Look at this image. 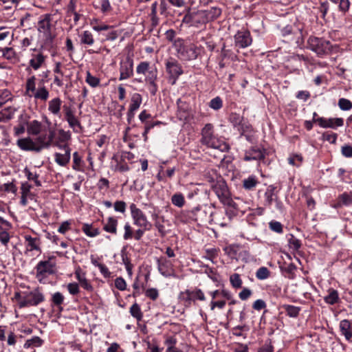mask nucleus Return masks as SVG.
Masks as SVG:
<instances>
[{
  "mask_svg": "<svg viewBox=\"0 0 352 352\" xmlns=\"http://www.w3.org/2000/svg\"><path fill=\"white\" fill-rule=\"evenodd\" d=\"M201 142L208 147L219 150L221 152L228 151L230 148L229 145L223 138H219L214 134V126L210 123L206 124L201 130Z\"/></svg>",
  "mask_w": 352,
  "mask_h": 352,
  "instance_id": "nucleus-1",
  "label": "nucleus"
},
{
  "mask_svg": "<svg viewBox=\"0 0 352 352\" xmlns=\"http://www.w3.org/2000/svg\"><path fill=\"white\" fill-rule=\"evenodd\" d=\"M173 46L177 53V56L182 60L190 61L197 58L202 51V47L193 43L184 45V40L177 38L173 43Z\"/></svg>",
  "mask_w": 352,
  "mask_h": 352,
  "instance_id": "nucleus-2",
  "label": "nucleus"
},
{
  "mask_svg": "<svg viewBox=\"0 0 352 352\" xmlns=\"http://www.w3.org/2000/svg\"><path fill=\"white\" fill-rule=\"evenodd\" d=\"M19 308L37 306L44 301L45 296L38 288L30 292H17L14 295Z\"/></svg>",
  "mask_w": 352,
  "mask_h": 352,
  "instance_id": "nucleus-3",
  "label": "nucleus"
},
{
  "mask_svg": "<svg viewBox=\"0 0 352 352\" xmlns=\"http://www.w3.org/2000/svg\"><path fill=\"white\" fill-rule=\"evenodd\" d=\"M212 188L220 201L224 206L236 208V203L232 199L228 188L224 182H217Z\"/></svg>",
  "mask_w": 352,
  "mask_h": 352,
  "instance_id": "nucleus-4",
  "label": "nucleus"
},
{
  "mask_svg": "<svg viewBox=\"0 0 352 352\" xmlns=\"http://www.w3.org/2000/svg\"><path fill=\"white\" fill-rule=\"evenodd\" d=\"M51 21L52 15L50 14L41 15L38 21L37 30L40 34V36H43L45 44L50 43L53 40L51 32Z\"/></svg>",
  "mask_w": 352,
  "mask_h": 352,
  "instance_id": "nucleus-5",
  "label": "nucleus"
},
{
  "mask_svg": "<svg viewBox=\"0 0 352 352\" xmlns=\"http://www.w3.org/2000/svg\"><path fill=\"white\" fill-rule=\"evenodd\" d=\"M133 223L138 228H144V229H151L152 223L148 221L146 215L135 204H131L129 206Z\"/></svg>",
  "mask_w": 352,
  "mask_h": 352,
  "instance_id": "nucleus-6",
  "label": "nucleus"
},
{
  "mask_svg": "<svg viewBox=\"0 0 352 352\" xmlns=\"http://www.w3.org/2000/svg\"><path fill=\"white\" fill-rule=\"evenodd\" d=\"M221 14V10L217 7H212L208 10H201L196 12H192L185 16L184 19H191L195 21V16H198L201 19L202 23H206L209 21H213L217 19Z\"/></svg>",
  "mask_w": 352,
  "mask_h": 352,
  "instance_id": "nucleus-7",
  "label": "nucleus"
},
{
  "mask_svg": "<svg viewBox=\"0 0 352 352\" xmlns=\"http://www.w3.org/2000/svg\"><path fill=\"white\" fill-rule=\"evenodd\" d=\"M307 42L310 50L315 52L318 55L321 56L331 51V45L328 41L317 37H309Z\"/></svg>",
  "mask_w": 352,
  "mask_h": 352,
  "instance_id": "nucleus-8",
  "label": "nucleus"
},
{
  "mask_svg": "<svg viewBox=\"0 0 352 352\" xmlns=\"http://www.w3.org/2000/svg\"><path fill=\"white\" fill-rule=\"evenodd\" d=\"M166 71L169 75L170 80H173L172 85L175 84L179 77L183 74V69L179 62L173 58H169L165 62Z\"/></svg>",
  "mask_w": 352,
  "mask_h": 352,
  "instance_id": "nucleus-9",
  "label": "nucleus"
},
{
  "mask_svg": "<svg viewBox=\"0 0 352 352\" xmlns=\"http://www.w3.org/2000/svg\"><path fill=\"white\" fill-rule=\"evenodd\" d=\"M36 278L41 281L47 276L53 274L55 272V264L50 259L47 261H41L36 266Z\"/></svg>",
  "mask_w": 352,
  "mask_h": 352,
  "instance_id": "nucleus-10",
  "label": "nucleus"
},
{
  "mask_svg": "<svg viewBox=\"0 0 352 352\" xmlns=\"http://www.w3.org/2000/svg\"><path fill=\"white\" fill-rule=\"evenodd\" d=\"M63 112L65 119L67 122L69 127L72 128L75 133H80L82 131V126L80 120L76 116L75 111L70 106L64 105Z\"/></svg>",
  "mask_w": 352,
  "mask_h": 352,
  "instance_id": "nucleus-11",
  "label": "nucleus"
},
{
  "mask_svg": "<svg viewBox=\"0 0 352 352\" xmlns=\"http://www.w3.org/2000/svg\"><path fill=\"white\" fill-rule=\"evenodd\" d=\"M54 137V131H50L47 135V133H40L34 139L37 153L43 149L48 148L53 143Z\"/></svg>",
  "mask_w": 352,
  "mask_h": 352,
  "instance_id": "nucleus-12",
  "label": "nucleus"
},
{
  "mask_svg": "<svg viewBox=\"0 0 352 352\" xmlns=\"http://www.w3.org/2000/svg\"><path fill=\"white\" fill-rule=\"evenodd\" d=\"M46 58L47 56L41 51L34 49L29 60V66L27 70L32 69L36 71L45 65Z\"/></svg>",
  "mask_w": 352,
  "mask_h": 352,
  "instance_id": "nucleus-13",
  "label": "nucleus"
},
{
  "mask_svg": "<svg viewBox=\"0 0 352 352\" xmlns=\"http://www.w3.org/2000/svg\"><path fill=\"white\" fill-rule=\"evenodd\" d=\"M142 102V97L138 93H134L130 100V104L126 113L127 122L131 123L134 118L135 112L139 109Z\"/></svg>",
  "mask_w": 352,
  "mask_h": 352,
  "instance_id": "nucleus-14",
  "label": "nucleus"
},
{
  "mask_svg": "<svg viewBox=\"0 0 352 352\" xmlns=\"http://www.w3.org/2000/svg\"><path fill=\"white\" fill-rule=\"evenodd\" d=\"M133 75V60L129 56L120 63V80L131 78Z\"/></svg>",
  "mask_w": 352,
  "mask_h": 352,
  "instance_id": "nucleus-15",
  "label": "nucleus"
},
{
  "mask_svg": "<svg viewBox=\"0 0 352 352\" xmlns=\"http://www.w3.org/2000/svg\"><path fill=\"white\" fill-rule=\"evenodd\" d=\"M315 122L318 123L322 128H331L336 129L337 127L342 126L344 124V120L342 118H324L320 117L318 119H314Z\"/></svg>",
  "mask_w": 352,
  "mask_h": 352,
  "instance_id": "nucleus-16",
  "label": "nucleus"
},
{
  "mask_svg": "<svg viewBox=\"0 0 352 352\" xmlns=\"http://www.w3.org/2000/svg\"><path fill=\"white\" fill-rule=\"evenodd\" d=\"M157 269L164 277H170L175 275V270L171 262L166 258L160 257L157 259Z\"/></svg>",
  "mask_w": 352,
  "mask_h": 352,
  "instance_id": "nucleus-17",
  "label": "nucleus"
},
{
  "mask_svg": "<svg viewBox=\"0 0 352 352\" xmlns=\"http://www.w3.org/2000/svg\"><path fill=\"white\" fill-rule=\"evenodd\" d=\"M252 39L249 31H238L234 36L235 46L239 48H245L252 44Z\"/></svg>",
  "mask_w": 352,
  "mask_h": 352,
  "instance_id": "nucleus-18",
  "label": "nucleus"
},
{
  "mask_svg": "<svg viewBox=\"0 0 352 352\" xmlns=\"http://www.w3.org/2000/svg\"><path fill=\"white\" fill-rule=\"evenodd\" d=\"M265 149L258 146H253L245 151L244 160H261L264 159L265 156Z\"/></svg>",
  "mask_w": 352,
  "mask_h": 352,
  "instance_id": "nucleus-19",
  "label": "nucleus"
},
{
  "mask_svg": "<svg viewBox=\"0 0 352 352\" xmlns=\"http://www.w3.org/2000/svg\"><path fill=\"white\" fill-rule=\"evenodd\" d=\"M71 139V133L69 131H65L63 129H59L58 131V135L54 142V146H56L59 149L62 148L69 147L67 142Z\"/></svg>",
  "mask_w": 352,
  "mask_h": 352,
  "instance_id": "nucleus-20",
  "label": "nucleus"
},
{
  "mask_svg": "<svg viewBox=\"0 0 352 352\" xmlns=\"http://www.w3.org/2000/svg\"><path fill=\"white\" fill-rule=\"evenodd\" d=\"M32 185L28 182H23L21 184V201L20 204L25 206L28 203V199H33L34 195L31 192Z\"/></svg>",
  "mask_w": 352,
  "mask_h": 352,
  "instance_id": "nucleus-21",
  "label": "nucleus"
},
{
  "mask_svg": "<svg viewBox=\"0 0 352 352\" xmlns=\"http://www.w3.org/2000/svg\"><path fill=\"white\" fill-rule=\"evenodd\" d=\"M339 329L340 334L344 337L345 340L352 342V321L348 319L342 320L339 323Z\"/></svg>",
  "mask_w": 352,
  "mask_h": 352,
  "instance_id": "nucleus-22",
  "label": "nucleus"
},
{
  "mask_svg": "<svg viewBox=\"0 0 352 352\" xmlns=\"http://www.w3.org/2000/svg\"><path fill=\"white\" fill-rule=\"evenodd\" d=\"M64 153H54V161L60 166H66L71 159V148L70 147L62 148Z\"/></svg>",
  "mask_w": 352,
  "mask_h": 352,
  "instance_id": "nucleus-23",
  "label": "nucleus"
},
{
  "mask_svg": "<svg viewBox=\"0 0 352 352\" xmlns=\"http://www.w3.org/2000/svg\"><path fill=\"white\" fill-rule=\"evenodd\" d=\"M24 239L25 242L26 251H36L40 253L41 252V239L38 237H32L30 235L25 234L24 236Z\"/></svg>",
  "mask_w": 352,
  "mask_h": 352,
  "instance_id": "nucleus-24",
  "label": "nucleus"
},
{
  "mask_svg": "<svg viewBox=\"0 0 352 352\" xmlns=\"http://www.w3.org/2000/svg\"><path fill=\"white\" fill-rule=\"evenodd\" d=\"M63 101L59 97H55L49 100L47 104L48 111L54 116H60Z\"/></svg>",
  "mask_w": 352,
  "mask_h": 352,
  "instance_id": "nucleus-25",
  "label": "nucleus"
},
{
  "mask_svg": "<svg viewBox=\"0 0 352 352\" xmlns=\"http://www.w3.org/2000/svg\"><path fill=\"white\" fill-rule=\"evenodd\" d=\"M16 144L23 151L37 152L34 140L30 137L19 139Z\"/></svg>",
  "mask_w": 352,
  "mask_h": 352,
  "instance_id": "nucleus-26",
  "label": "nucleus"
},
{
  "mask_svg": "<svg viewBox=\"0 0 352 352\" xmlns=\"http://www.w3.org/2000/svg\"><path fill=\"white\" fill-rule=\"evenodd\" d=\"M275 190L276 187L273 185H270L267 188L264 194L265 206L266 207H270L273 202L278 198L275 193Z\"/></svg>",
  "mask_w": 352,
  "mask_h": 352,
  "instance_id": "nucleus-27",
  "label": "nucleus"
},
{
  "mask_svg": "<svg viewBox=\"0 0 352 352\" xmlns=\"http://www.w3.org/2000/svg\"><path fill=\"white\" fill-rule=\"evenodd\" d=\"M118 220L113 217H109L105 221H103V229L107 232L117 234Z\"/></svg>",
  "mask_w": 352,
  "mask_h": 352,
  "instance_id": "nucleus-28",
  "label": "nucleus"
},
{
  "mask_svg": "<svg viewBox=\"0 0 352 352\" xmlns=\"http://www.w3.org/2000/svg\"><path fill=\"white\" fill-rule=\"evenodd\" d=\"M209 221H213L215 224L221 227H225L228 224V222L225 220L224 213L221 211L211 212L210 213Z\"/></svg>",
  "mask_w": 352,
  "mask_h": 352,
  "instance_id": "nucleus-29",
  "label": "nucleus"
},
{
  "mask_svg": "<svg viewBox=\"0 0 352 352\" xmlns=\"http://www.w3.org/2000/svg\"><path fill=\"white\" fill-rule=\"evenodd\" d=\"M41 122L34 120L27 123V132L30 135H38L42 131Z\"/></svg>",
  "mask_w": 352,
  "mask_h": 352,
  "instance_id": "nucleus-30",
  "label": "nucleus"
},
{
  "mask_svg": "<svg viewBox=\"0 0 352 352\" xmlns=\"http://www.w3.org/2000/svg\"><path fill=\"white\" fill-rule=\"evenodd\" d=\"M36 77L32 76L28 78L25 83V95L30 98H32L33 95L37 90L36 87Z\"/></svg>",
  "mask_w": 352,
  "mask_h": 352,
  "instance_id": "nucleus-31",
  "label": "nucleus"
},
{
  "mask_svg": "<svg viewBox=\"0 0 352 352\" xmlns=\"http://www.w3.org/2000/svg\"><path fill=\"white\" fill-rule=\"evenodd\" d=\"M49 97L50 91L44 85L39 86L32 96L35 100H41L43 102L47 101Z\"/></svg>",
  "mask_w": 352,
  "mask_h": 352,
  "instance_id": "nucleus-32",
  "label": "nucleus"
},
{
  "mask_svg": "<svg viewBox=\"0 0 352 352\" xmlns=\"http://www.w3.org/2000/svg\"><path fill=\"white\" fill-rule=\"evenodd\" d=\"M328 294L324 297V300L327 304L333 305L338 302L340 298L337 290L330 288L327 290Z\"/></svg>",
  "mask_w": 352,
  "mask_h": 352,
  "instance_id": "nucleus-33",
  "label": "nucleus"
},
{
  "mask_svg": "<svg viewBox=\"0 0 352 352\" xmlns=\"http://www.w3.org/2000/svg\"><path fill=\"white\" fill-rule=\"evenodd\" d=\"M80 44L86 46H91L94 43V38L92 33L88 30L83 31L79 34Z\"/></svg>",
  "mask_w": 352,
  "mask_h": 352,
  "instance_id": "nucleus-34",
  "label": "nucleus"
},
{
  "mask_svg": "<svg viewBox=\"0 0 352 352\" xmlns=\"http://www.w3.org/2000/svg\"><path fill=\"white\" fill-rule=\"evenodd\" d=\"M258 184V181L254 175L249 176L243 180V187L248 190H253Z\"/></svg>",
  "mask_w": 352,
  "mask_h": 352,
  "instance_id": "nucleus-35",
  "label": "nucleus"
},
{
  "mask_svg": "<svg viewBox=\"0 0 352 352\" xmlns=\"http://www.w3.org/2000/svg\"><path fill=\"white\" fill-rule=\"evenodd\" d=\"M84 162L82 160V157L78 152L73 153V165L72 168L76 171H82Z\"/></svg>",
  "mask_w": 352,
  "mask_h": 352,
  "instance_id": "nucleus-36",
  "label": "nucleus"
},
{
  "mask_svg": "<svg viewBox=\"0 0 352 352\" xmlns=\"http://www.w3.org/2000/svg\"><path fill=\"white\" fill-rule=\"evenodd\" d=\"M23 172L29 181H33L36 186H41V182L38 179L39 174L36 171L32 172L29 168H25Z\"/></svg>",
  "mask_w": 352,
  "mask_h": 352,
  "instance_id": "nucleus-37",
  "label": "nucleus"
},
{
  "mask_svg": "<svg viewBox=\"0 0 352 352\" xmlns=\"http://www.w3.org/2000/svg\"><path fill=\"white\" fill-rule=\"evenodd\" d=\"M43 343V341L42 339H41L38 336H34L30 339H28L25 341L24 344V348L25 349H29V348H35V347H39L41 346Z\"/></svg>",
  "mask_w": 352,
  "mask_h": 352,
  "instance_id": "nucleus-38",
  "label": "nucleus"
},
{
  "mask_svg": "<svg viewBox=\"0 0 352 352\" xmlns=\"http://www.w3.org/2000/svg\"><path fill=\"white\" fill-rule=\"evenodd\" d=\"M190 295L193 302H195L197 300L204 301L206 300L204 292L199 288L196 287L193 289H190Z\"/></svg>",
  "mask_w": 352,
  "mask_h": 352,
  "instance_id": "nucleus-39",
  "label": "nucleus"
},
{
  "mask_svg": "<svg viewBox=\"0 0 352 352\" xmlns=\"http://www.w3.org/2000/svg\"><path fill=\"white\" fill-rule=\"evenodd\" d=\"M82 230L83 232L89 237H95L100 234L98 228H94L91 225L85 223L82 226Z\"/></svg>",
  "mask_w": 352,
  "mask_h": 352,
  "instance_id": "nucleus-40",
  "label": "nucleus"
},
{
  "mask_svg": "<svg viewBox=\"0 0 352 352\" xmlns=\"http://www.w3.org/2000/svg\"><path fill=\"white\" fill-rule=\"evenodd\" d=\"M129 312L131 315L138 321H140L143 318V314L141 311L140 307L137 303L132 305V306L130 307Z\"/></svg>",
  "mask_w": 352,
  "mask_h": 352,
  "instance_id": "nucleus-41",
  "label": "nucleus"
},
{
  "mask_svg": "<svg viewBox=\"0 0 352 352\" xmlns=\"http://www.w3.org/2000/svg\"><path fill=\"white\" fill-rule=\"evenodd\" d=\"M352 204V197L347 194L343 193L338 197V202L336 207H340L342 206H349Z\"/></svg>",
  "mask_w": 352,
  "mask_h": 352,
  "instance_id": "nucleus-42",
  "label": "nucleus"
},
{
  "mask_svg": "<svg viewBox=\"0 0 352 352\" xmlns=\"http://www.w3.org/2000/svg\"><path fill=\"white\" fill-rule=\"evenodd\" d=\"M179 298L186 307L191 306L193 302L190 295V289H186L185 291L180 292Z\"/></svg>",
  "mask_w": 352,
  "mask_h": 352,
  "instance_id": "nucleus-43",
  "label": "nucleus"
},
{
  "mask_svg": "<svg viewBox=\"0 0 352 352\" xmlns=\"http://www.w3.org/2000/svg\"><path fill=\"white\" fill-rule=\"evenodd\" d=\"M303 162V157L299 154H292L288 157V162L290 165L300 167Z\"/></svg>",
  "mask_w": 352,
  "mask_h": 352,
  "instance_id": "nucleus-44",
  "label": "nucleus"
},
{
  "mask_svg": "<svg viewBox=\"0 0 352 352\" xmlns=\"http://www.w3.org/2000/svg\"><path fill=\"white\" fill-rule=\"evenodd\" d=\"M271 272L266 267H259L256 272V278L258 280H265L270 276Z\"/></svg>",
  "mask_w": 352,
  "mask_h": 352,
  "instance_id": "nucleus-45",
  "label": "nucleus"
},
{
  "mask_svg": "<svg viewBox=\"0 0 352 352\" xmlns=\"http://www.w3.org/2000/svg\"><path fill=\"white\" fill-rule=\"evenodd\" d=\"M172 204L179 208H182L185 204V199L182 193H175L171 197Z\"/></svg>",
  "mask_w": 352,
  "mask_h": 352,
  "instance_id": "nucleus-46",
  "label": "nucleus"
},
{
  "mask_svg": "<svg viewBox=\"0 0 352 352\" xmlns=\"http://www.w3.org/2000/svg\"><path fill=\"white\" fill-rule=\"evenodd\" d=\"M283 308L287 314L292 318L297 317L300 310V307L291 305H285Z\"/></svg>",
  "mask_w": 352,
  "mask_h": 352,
  "instance_id": "nucleus-47",
  "label": "nucleus"
},
{
  "mask_svg": "<svg viewBox=\"0 0 352 352\" xmlns=\"http://www.w3.org/2000/svg\"><path fill=\"white\" fill-rule=\"evenodd\" d=\"M152 219L155 221V226L157 228L160 235L161 236H164L166 234V231L165 230L164 226L159 221L157 220L158 215L157 214H152Z\"/></svg>",
  "mask_w": 352,
  "mask_h": 352,
  "instance_id": "nucleus-48",
  "label": "nucleus"
},
{
  "mask_svg": "<svg viewBox=\"0 0 352 352\" xmlns=\"http://www.w3.org/2000/svg\"><path fill=\"white\" fill-rule=\"evenodd\" d=\"M288 245L290 249L298 251L301 247V242L298 239L291 234L288 240Z\"/></svg>",
  "mask_w": 352,
  "mask_h": 352,
  "instance_id": "nucleus-49",
  "label": "nucleus"
},
{
  "mask_svg": "<svg viewBox=\"0 0 352 352\" xmlns=\"http://www.w3.org/2000/svg\"><path fill=\"white\" fill-rule=\"evenodd\" d=\"M230 282L234 288H241L243 281L239 274H233L230 276Z\"/></svg>",
  "mask_w": 352,
  "mask_h": 352,
  "instance_id": "nucleus-50",
  "label": "nucleus"
},
{
  "mask_svg": "<svg viewBox=\"0 0 352 352\" xmlns=\"http://www.w3.org/2000/svg\"><path fill=\"white\" fill-rule=\"evenodd\" d=\"M85 81L91 87H96L100 84V79L96 76H92L89 71H87L86 73Z\"/></svg>",
  "mask_w": 352,
  "mask_h": 352,
  "instance_id": "nucleus-51",
  "label": "nucleus"
},
{
  "mask_svg": "<svg viewBox=\"0 0 352 352\" xmlns=\"http://www.w3.org/2000/svg\"><path fill=\"white\" fill-rule=\"evenodd\" d=\"M335 4H339V10L342 12H346L349 10L350 7L349 0H330Z\"/></svg>",
  "mask_w": 352,
  "mask_h": 352,
  "instance_id": "nucleus-52",
  "label": "nucleus"
},
{
  "mask_svg": "<svg viewBox=\"0 0 352 352\" xmlns=\"http://www.w3.org/2000/svg\"><path fill=\"white\" fill-rule=\"evenodd\" d=\"M150 69V63L146 61H142L137 66L136 72L138 74L146 75Z\"/></svg>",
  "mask_w": 352,
  "mask_h": 352,
  "instance_id": "nucleus-53",
  "label": "nucleus"
},
{
  "mask_svg": "<svg viewBox=\"0 0 352 352\" xmlns=\"http://www.w3.org/2000/svg\"><path fill=\"white\" fill-rule=\"evenodd\" d=\"M270 229L278 234H281L283 232V227L280 222L272 220L269 223Z\"/></svg>",
  "mask_w": 352,
  "mask_h": 352,
  "instance_id": "nucleus-54",
  "label": "nucleus"
},
{
  "mask_svg": "<svg viewBox=\"0 0 352 352\" xmlns=\"http://www.w3.org/2000/svg\"><path fill=\"white\" fill-rule=\"evenodd\" d=\"M209 107L215 110H219L223 107L222 99L219 96L212 98L209 102Z\"/></svg>",
  "mask_w": 352,
  "mask_h": 352,
  "instance_id": "nucleus-55",
  "label": "nucleus"
},
{
  "mask_svg": "<svg viewBox=\"0 0 352 352\" xmlns=\"http://www.w3.org/2000/svg\"><path fill=\"white\" fill-rule=\"evenodd\" d=\"M217 256L218 250L215 248H211L206 250L205 254L203 256V258L214 263V259L217 258Z\"/></svg>",
  "mask_w": 352,
  "mask_h": 352,
  "instance_id": "nucleus-56",
  "label": "nucleus"
},
{
  "mask_svg": "<svg viewBox=\"0 0 352 352\" xmlns=\"http://www.w3.org/2000/svg\"><path fill=\"white\" fill-rule=\"evenodd\" d=\"M338 104L342 111H349L352 108V102L349 100L344 98L339 99Z\"/></svg>",
  "mask_w": 352,
  "mask_h": 352,
  "instance_id": "nucleus-57",
  "label": "nucleus"
},
{
  "mask_svg": "<svg viewBox=\"0 0 352 352\" xmlns=\"http://www.w3.org/2000/svg\"><path fill=\"white\" fill-rule=\"evenodd\" d=\"M64 299V296L60 292H57L52 295V301L54 305L60 307L61 305L63 303Z\"/></svg>",
  "mask_w": 352,
  "mask_h": 352,
  "instance_id": "nucleus-58",
  "label": "nucleus"
},
{
  "mask_svg": "<svg viewBox=\"0 0 352 352\" xmlns=\"http://www.w3.org/2000/svg\"><path fill=\"white\" fill-rule=\"evenodd\" d=\"M124 233L123 235V239L126 241L130 240L133 239V231L131 224L129 222H126L124 226Z\"/></svg>",
  "mask_w": 352,
  "mask_h": 352,
  "instance_id": "nucleus-59",
  "label": "nucleus"
},
{
  "mask_svg": "<svg viewBox=\"0 0 352 352\" xmlns=\"http://www.w3.org/2000/svg\"><path fill=\"white\" fill-rule=\"evenodd\" d=\"M11 92L8 89L0 91V107L11 99Z\"/></svg>",
  "mask_w": 352,
  "mask_h": 352,
  "instance_id": "nucleus-60",
  "label": "nucleus"
},
{
  "mask_svg": "<svg viewBox=\"0 0 352 352\" xmlns=\"http://www.w3.org/2000/svg\"><path fill=\"white\" fill-rule=\"evenodd\" d=\"M157 77V69L156 67L151 68L150 70L146 73V81L148 82H155Z\"/></svg>",
  "mask_w": 352,
  "mask_h": 352,
  "instance_id": "nucleus-61",
  "label": "nucleus"
},
{
  "mask_svg": "<svg viewBox=\"0 0 352 352\" xmlns=\"http://www.w3.org/2000/svg\"><path fill=\"white\" fill-rule=\"evenodd\" d=\"M322 140L331 144H336L337 140V134L332 132H325L322 135Z\"/></svg>",
  "mask_w": 352,
  "mask_h": 352,
  "instance_id": "nucleus-62",
  "label": "nucleus"
},
{
  "mask_svg": "<svg viewBox=\"0 0 352 352\" xmlns=\"http://www.w3.org/2000/svg\"><path fill=\"white\" fill-rule=\"evenodd\" d=\"M67 290L71 295H77L80 292L79 285L76 283H70L67 285Z\"/></svg>",
  "mask_w": 352,
  "mask_h": 352,
  "instance_id": "nucleus-63",
  "label": "nucleus"
},
{
  "mask_svg": "<svg viewBox=\"0 0 352 352\" xmlns=\"http://www.w3.org/2000/svg\"><path fill=\"white\" fill-rule=\"evenodd\" d=\"M115 287L120 291H124L126 289V283L123 278L118 277L115 279Z\"/></svg>",
  "mask_w": 352,
  "mask_h": 352,
  "instance_id": "nucleus-64",
  "label": "nucleus"
}]
</instances>
